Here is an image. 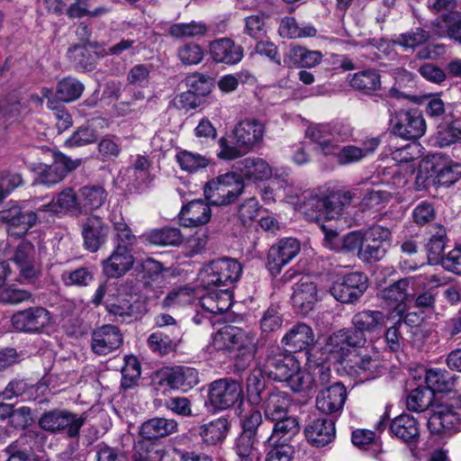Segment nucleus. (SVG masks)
<instances>
[{"instance_id": "4c0bfd02", "label": "nucleus", "mask_w": 461, "mask_h": 461, "mask_svg": "<svg viewBox=\"0 0 461 461\" xmlns=\"http://www.w3.org/2000/svg\"><path fill=\"white\" fill-rule=\"evenodd\" d=\"M385 316L383 312L366 310L353 315L352 326L361 333H372L380 329L384 322Z\"/></svg>"}, {"instance_id": "72a5a7b5", "label": "nucleus", "mask_w": 461, "mask_h": 461, "mask_svg": "<svg viewBox=\"0 0 461 461\" xmlns=\"http://www.w3.org/2000/svg\"><path fill=\"white\" fill-rule=\"evenodd\" d=\"M379 145L380 140L378 138H370L362 143V147L355 145L344 146L337 153L338 162L340 165L357 163L364 158L372 155Z\"/></svg>"}, {"instance_id": "4be33fe9", "label": "nucleus", "mask_w": 461, "mask_h": 461, "mask_svg": "<svg viewBox=\"0 0 461 461\" xmlns=\"http://www.w3.org/2000/svg\"><path fill=\"white\" fill-rule=\"evenodd\" d=\"M178 430V423L175 419L154 417L142 422L139 434L147 442L167 438Z\"/></svg>"}, {"instance_id": "20e7f679", "label": "nucleus", "mask_w": 461, "mask_h": 461, "mask_svg": "<svg viewBox=\"0 0 461 461\" xmlns=\"http://www.w3.org/2000/svg\"><path fill=\"white\" fill-rule=\"evenodd\" d=\"M244 183L235 172H228L206 183L203 193L213 205L233 203L243 192Z\"/></svg>"}, {"instance_id": "c9c22d12", "label": "nucleus", "mask_w": 461, "mask_h": 461, "mask_svg": "<svg viewBox=\"0 0 461 461\" xmlns=\"http://www.w3.org/2000/svg\"><path fill=\"white\" fill-rule=\"evenodd\" d=\"M409 281L408 279H401L393 285L384 288L378 294V296L389 307L402 312L404 310V302L408 296Z\"/></svg>"}, {"instance_id": "2eb2a0df", "label": "nucleus", "mask_w": 461, "mask_h": 461, "mask_svg": "<svg viewBox=\"0 0 461 461\" xmlns=\"http://www.w3.org/2000/svg\"><path fill=\"white\" fill-rule=\"evenodd\" d=\"M347 389L340 382L320 390L316 396V408L322 413L339 415L347 400Z\"/></svg>"}, {"instance_id": "473e14b6", "label": "nucleus", "mask_w": 461, "mask_h": 461, "mask_svg": "<svg viewBox=\"0 0 461 461\" xmlns=\"http://www.w3.org/2000/svg\"><path fill=\"white\" fill-rule=\"evenodd\" d=\"M282 343L294 351H302L314 345L315 337L309 325L300 322L285 334Z\"/></svg>"}, {"instance_id": "c85d7f7f", "label": "nucleus", "mask_w": 461, "mask_h": 461, "mask_svg": "<svg viewBox=\"0 0 461 461\" xmlns=\"http://www.w3.org/2000/svg\"><path fill=\"white\" fill-rule=\"evenodd\" d=\"M134 261L131 251L113 249L110 257L102 262L103 272L108 278L121 277L131 269Z\"/></svg>"}, {"instance_id": "6e6d98bb", "label": "nucleus", "mask_w": 461, "mask_h": 461, "mask_svg": "<svg viewBox=\"0 0 461 461\" xmlns=\"http://www.w3.org/2000/svg\"><path fill=\"white\" fill-rule=\"evenodd\" d=\"M433 32L438 38L447 37L461 45V19L446 17L434 24Z\"/></svg>"}, {"instance_id": "e2e57ef3", "label": "nucleus", "mask_w": 461, "mask_h": 461, "mask_svg": "<svg viewBox=\"0 0 461 461\" xmlns=\"http://www.w3.org/2000/svg\"><path fill=\"white\" fill-rule=\"evenodd\" d=\"M288 387L295 393H302L310 390L313 384V376L306 370L301 368L297 363V370L291 374V376L285 381Z\"/></svg>"}, {"instance_id": "4468645a", "label": "nucleus", "mask_w": 461, "mask_h": 461, "mask_svg": "<svg viewBox=\"0 0 461 461\" xmlns=\"http://www.w3.org/2000/svg\"><path fill=\"white\" fill-rule=\"evenodd\" d=\"M301 247L297 240L287 238L273 245L267 253V267L271 276H276L281 273L283 267L288 264L300 251Z\"/></svg>"}, {"instance_id": "5fc2aeb1", "label": "nucleus", "mask_w": 461, "mask_h": 461, "mask_svg": "<svg viewBox=\"0 0 461 461\" xmlns=\"http://www.w3.org/2000/svg\"><path fill=\"white\" fill-rule=\"evenodd\" d=\"M350 86L365 93H371L381 87L380 75L374 69L357 72L351 78Z\"/></svg>"}, {"instance_id": "ddd939ff", "label": "nucleus", "mask_w": 461, "mask_h": 461, "mask_svg": "<svg viewBox=\"0 0 461 461\" xmlns=\"http://www.w3.org/2000/svg\"><path fill=\"white\" fill-rule=\"evenodd\" d=\"M82 163L81 158L71 159L62 153H53V163L45 165L37 177L39 184L46 186L54 185L64 179L66 175L77 168Z\"/></svg>"}, {"instance_id": "09e8293b", "label": "nucleus", "mask_w": 461, "mask_h": 461, "mask_svg": "<svg viewBox=\"0 0 461 461\" xmlns=\"http://www.w3.org/2000/svg\"><path fill=\"white\" fill-rule=\"evenodd\" d=\"M107 193L99 185H86L79 189L80 208L95 210L105 202Z\"/></svg>"}, {"instance_id": "774afa93", "label": "nucleus", "mask_w": 461, "mask_h": 461, "mask_svg": "<svg viewBox=\"0 0 461 461\" xmlns=\"http://www.w3.org/2000/svg\"><path fill=\"white\" fill-rule=\"evenodd\" d=\"M61 280L67 286H86L93 280V274L86 267H79L72 271H64Z\"/></svg>"}, {"instance_id": "4d7b16f0", "label": "nucleus", "mask_w": 461, "mask_h": 461, "mask_svg": "<svg viewBox=\"0 0 461 461\" xmlns=\"http://www.w3.org/2000/svg\"><path fill=\"white\" fill-rule=\"evenodd\" d=\"M147 240L157 246H176L182 242L183 237L178 229L164 228L151 230Z\"/></svg>"}, {"instance_id": "de8ad7c7", "label": "nucleus", "mask_w": 461, "mask_h": 461, "mask_svg": "<svg viewBox=\"0 0 461 461\" xmlns=\"http://www.w3.org/2000/svg\"><path fill=\"white\" fill-rule=\"evenodd\" d=\"M180 334L179 327H176L172 330L171 336L162 331L153 332L148 338V346L153 352L166 355L173 348L175 340L178 339Z\"/></svg>"}, {"instance_id": "b1692460", "label": "nucleus", "mask_w": 461, "mask_h": 461, "mask_svg": "<svg viewBox=\"0 0 461 461\" xmlns=\"http://www.w3.org/2000/svg\"><path fill=\"white\" fill-rule=\"evenodd\" d=\"M304 434L312 446L324 447L335 438V422L330 418H318L306 426Z\"/></svg>"}, {"instance_id": "393cba45", "label": "nucleus", "mask_w": 461, "mask_h": 461, "mask_svg": "<svg viewBox=\"0 0 461 461\" xmlns=\"http://www.w3.org/2000/svg\"><path fill=\"white\" fill-rule=\"evenodd\" d=\"M13 261L17 265L21 276L25 280L30 281L39 276L35 249L31 242L23 240L16 247Z\"/></svg>"}, {"instance_id": "680f3d73", "label": "nucleus", "mask_w": 461, "mask_h": 461, "mask_svg": "<svg viewBox=\"0 0 461 461\" xmlns=\"http://www.w3.org/2000/svg\"><path fill=\"white\" fill-rule=\"evenodd\" d=\"M433 394L427 388H416L407 397L408 410L416 412L426 411L431 404Z\"/></svg>"}, {"instance_id": "39448f33", "label": "nucleus", "mask_w": 461, "mask_h": 461, "mask_svg": "<svg viewBox=\"0 0 461 461\" xmlns=\"http://www.w3.org/2000/svg\"><path fill=\"white\" fill-rule=\"evenodd\" d=\"M392 132L405 140H418L426 132V122L417 108L402 109L391 115Z\"/></svg>"}, {"instance_id": "864d4df0", "label": "nucleus", "mask_w": 461, "mask_h": 461, "mask_svg": "<svg viewBox=\"0 0 461 461\" xmlns=\"http://www.w3.org/2000/svg\"><path fill=\"white\" fill-rule=\"evenodd\" d=\"M113 224L114 249L132 252L133 247L137 244V237L132 233L130 226L122 219L119 221H113Z\"/></svg>"}, {"instance_id": "ea45409f", "label": "nucleus", "mask_w": 461, "mask_h": 461, "mask_svg": "<svg viewBox=\"0 0 461 461\" xmlns=\"http://www.w3.org/2000/svg\"><path fill=\"white\" fill-rule=\"evenodd\" d=\"M198 382L194 370L189 367L176 366L163 373L161 384L170 388L179 389L185 386H192Z\"/></svg>"}, {"instance_id": "13d9d810", "label": "nucleus", "mask_w": 461, "mask_h": 461, "mask_svg": "<svg viewBox=\"0 0 461 461\" xmlns=\"http://www.w3.org/2000/svg\"><path fill=\"white\" fill-rule=\"evenodd\" d=\"M176 56L184 66H194L203 61L204 50L197 43L185 42L177 48Z\"/></svg>"}, {"instance_id": "1a4fd4ad", "label": "nucleus", "mask_w": 461, "mask_h": 461, "mask_svg": "<svg viewBox=\"0 0 461 461\" xmlns=\"http://www.w3.org/2000/svg\"><path fill=\"white\" fill-rule=\"evenodd\" d=\"M42 211L39 207L34 211H23L14 202L10 201L0 211V222L7 225L8 231L12 235L24 234L36 221H42Z\"/></svg>"}, {"instance_id": "6ab92c4d", "label": "nucleus", "mask_w": 461, "mask_h": 461, "mask_svg": "<svg viewBox=\"0 0 461 461\" xmlns=\"http://www.w3.org/2000/svg\"><path fill=\"white\" fill-rule=\"evenodd\" d=\"M428 428L432 434L454 433L461 428L460 415L449 405H440L428 420Z\"/></svg>"}, {"instance_id": "f257e3e1", "label": "nucleus", "mask_w": 461, "mask_h": 461, "mask_svg": "<svg viewBox=\"0 0 461 461\" xmlns=\"http://www.w3.org/2000/svg\"><path fill=\"white\" fill-rule=\"evenodd\" d=\"M357 190L343 193L331 192L326 195L310 194L303 202L302 210L310 221L321 222L340 214L345 202L359 199Z\"/></svg>"}, {"instance_id": "f704fd0d", "label": "nucleus", "mask_w": 461, "mask_h": 461, "mask_svg": "<svg viewBox=\"0 0 461 461\" xmlns=\"http://www.w3.org/2000/svg\"><path fill=\"white\" fill-rule=\"evenodd\" d=\"M230 426V421L227 418L220 417L200 426L199 435L204 444L216 446L226 438Z\"/></svg>"}, {"instance_id": "a19ab883", "label": "nucleus", "mask_w": 461, "mask_h": 461, "mask_svg": "<svg viewBox=\"0 0 461 461\" xmlns=\"http://www.w3.org/2000/svg\"><path fill=\"white\" fill-rule=\"evenodd\" d=\"M455 381V376L445 369L431 368L425 375L427 389L432 394L450 392L454 388Z\"/></svg>"}, {"instance_id": "2f4dec72", "label": "nucleus", "mask_w": 461, "mask_h": 461, "mask_svg": "<svg viewBox=\"0 0 461 461\" xmlns=\"http://www.w3.org/2000/svg\"><path fill=\"white\" fill-rule=\"evenodd\" d=\"M330 123H317L309 126L305 136L316 145V149L328 156L335 154L339 145L334 142Z\"/></svg>"}, {"instance_id": "338daca9", "label": "nucleus", "mask_w": 461, "mask_h": 461, "mask_svg": "<svg viewBox=\"0 0 461 461\" xmlns=\"http://www.w3.org/2000/svg\"><path fill=\"white\" fill-rule=\"evenodd\" d=\"M430 34L429 32L417 28L407 33L401 34L395 42L404 49L414 50L416 47L421 46L429 40Z\"/></svg>"}, {"instance_id": "7ed1b4c3", "label": "nucleus", "mask_w": 461, "mask_h": 461, "mask_svg": "<svg viewBox=\"0 0 461 461\" xmlns=\"http://www.w3.org/2000/svg\"><path fill=\"white\" fill-rule=\"evenodd\" d=\"M242 273L241 265L233 258H221L210 261L200 270L198 278L205 289L229 286L237 282Z\"/></svg>"}, {"instance_id": "7c9ffc66", "label": "nucleus", "mask_w": 461, "mask_h": 461, "mask_svg": "<svg viewBox=\"0 0 461 461\" xmlns=\"http://www.w3.org/2000/svg\"><path fill=\"white\" fill-rule=\"evenodd\" d=\"M390 432L403 442L416 444L420 437L419 422L410 414H401L391 421Z\"/></svg>"}, {"instance_id": "79ce46f5", "label": "nucleus", "mask_w": 461, "mask_h": 461, "mask_svg": "<svg viewBox=\"0 0 461 461\" xmlns=\"http://www.w3.org/2000/svg\"><path fill=\"white\" fill-rule=\"evenodd\" d=\"M176 161L183 171L189 174L197 173L210 164V159L206 156L186 149L176 152Z\"/></svg>"}, {"instance_id": "58836bf2", "label": "nucleus", "mask_w": 461, "mask_h": 461, "mask_svg": "<svg viewBox=\"0 0 461 461\" xmlns=\"http://www.w3.org/2000/svg\"><path fill=\"white\" fill-rule=\"evenodd\" d=\"M428 242L426 249L428 252V258L429 261L438 262L442 260V254L445 249L447 240V231L443 225L433 224L428 228Z\"/></svg>"}, {"instance_id": "9b49d317", "label": "nucleus", "mask_w": 461, "mask_h": 461, "mask_svg": "<svg viewBox=\"0 0 461 461\" xmlns=\"http://www.w3.org/2000/svg\"><path fill=\"white\" fill-rule=\"evenodd\" d=\"M297 359L279 348H270L263 363L264 374L270 379L285 382L297 370Z\"/></svg>"}, {"instance_id": "a18cd8bd", "label": "nucleus", "mask_w": 461, "mask_h": 461, "mask_svg": "<svg viewBox=\"0 0 461 461\" xmlns=\"http://www.w3.org/2000/svg\"><path fill=\"white\" fill-rule=\"evenodd\" d=\"M258 439L253 437L239 435L235 440L236 461H260L261 453L257 447Z\"/></svg>"}, {"instance_id": "6e6552de", "label": "nucleus", "mask_w": 461, "mask_h": 461, "mask_svg": "<svg viewBox=\"0 0 461 461\" xmlns=\"http://www.w3.org/2000/svg\"><path fill=\"white\" fill-rule=\"evenodd\" d=\"M258 344L256 334L236 326H226L218 330L212 339V346L217 350L236 352L251 348Z\"/></svg>"}, {"instance_id": "5701e85b", "label": "nucleus", "mask_w": 461, "mask_h": 461, "mask_svg": "<svg viewBox=\"0 0 461 461\" xmlns=\"http://www.w3.org/2000/svg\"><path fill=\"white\" fill-rule=\"evenodd\" d=\"M237 171L240 172V177L243 179L258 183L269 179L272 176V167L263 158L258 157H248L235 165Z\"/></svg>"}, {"instance_id": "cd10ccee", "label": "nucleus", "mask_w": 461, "mask_h": 461, "mask_svg": "<svg viewBox=\"0 0 461 461\" xmlns=\"http://www.w3.org/2000/svg\"><path fill=\"white\" fill-rule=\"evenodd\" d=\"M212 217V210L202 199L194 200L182 207L179 219L185 227H199L206 224Z\"/></svg>"}, {"instance_id": "f3484780", "label": "nucleus", "mask_w": 461, "mask_h": 461, "mask_svg": "<svg viewBox=\"0 0 461 461\" xmlns=\"http://www.w3.org/2000/svg\"><path fill=\"white\" fill-rule=\"evenodd\" d=\"M349 361L352 363V367L355 368L356 373L364 375L367 380L380 375L383 370L380 354L372 346H367L358 353L353 354Z\"/></svg>"}, {"instance_id": "bf43d9fd", "label": "nucleus", "mask_w": 461, "mask_h": 461, "mask_svg": "<svg viewBox=\"0 0 461 461\" xmlns=\"http://www.w3.org/2000/svg\"><path fill=\"white\" fill-rule=\"evenodd\" d=\"M262 369H254L250 372L247 378V389L249 401L252 403H258L263 400L265 391V378Z\"/></svg>"}, {"instance_id": "a878e982", "label": "nucleus", "mask_w": 461, "mask_h": 461, "mask_svg": "<svg viewBox=\"0 0 461 461\" xmlns=\"http://www.w3.org/2000/svg\"><path fill=\"white\" fill-rule=\"evenodd\" d=\"M318 301V289L309 277L302 278L296 285L292 295L293 305L302 314L312 310Z\"/></svg>"}, {"instance_id": "0eeeda50", "label": "nucleus", "mask_w": 461, "mask_h": 461, "mask_svg": "<svg viewBox=\"0 0 461 461\" xmlns=\"http://www.w3.org/2000/svg\"><path fill=\"white\" fill-rule=\"evenodd\" d=\"M11 322L17 331L40 334L45 332L51 326L52 315L44 307L32 306L14 313Z\"/></svg>"}, {"instance_id": "f8f14e48", "label": "nucleus", "mask_w": 461, "mask_h": 461, "mask_svg": "<svg viewBox=\"0 0 461 461\" xmlns=\"http://www.w3.org/2000/svg\"><path fill=\"white\" fill-rule=\"evenodd\" d=\"M84 422V418L62 410L44 412L39 420V425L44 430L55 432L67 429L69 438H75L79 434Z\"/></svg>"}, {"instance_id": "aec40b11", "label": "nucleus", "mask_w": 461, "mask_h": 461, "mask_svg": "<svg viewBox=\"0 0 461 461\" xmlns=\"http://www.w3.org/2000/svg\"><path fill=\"white\" fill-rule=\"evenodd\" d=\"M42 211V221H49L48 216L53 217L62 212H72L80 210L79 191L71 187L65 188L48 203L39 207Z\"/></svg>"}, {"instance_id": "3c124183", "label": "nucleus", "mask_w": 461, "mask_h": 461, "mask_svg": "<svg viewBox=\"0 0 461 461\" xmlns=\"http://www.w3.org/2000/svg\"><path fill=\"white\" fill-rule=\"evenodd\" d=\"M207 32L204 23L195 21L174 23L168 28V34L175 39L203 37Z\"/></svg>"}, {"instance_id": "052dcab7", "label": "nucleus", "mask_w": 461, "mask_h": 461, "mask_svg": "<svg viewBox=\"0 0 461 461\" xmlns=\"http://www.w3.org/2000/svg\"><path fill=\"white\" fill-rule=\"evenodd\" d=\"M163 453L153 443L139 440L134 444L131 461H160Z\"/></svg>"}, {"instance_id": "423d86ee", "label": "nucleus", "mask_w": 461, "mask_h": 461, "mask_svg": "<svg viewBox=\"0 0 461 461\" xmlns=\"http://www.w3.org/2000/svg\"><path fill=\"white\" fill-rule=\"evenodd\" d=\"M207 398L213 411H225L242 401V387L232 378H220L209 384Z\"/></svg>"}, {"instance_id": "412c9836", "label": "nucleus", "mask_w": 461, "mask_h": 461, "mask_svg": "<svg viewBox=\"0 0 461 461\" xmlns=\"http://www.w3.org/2000/svg\"><path fill=\"white\" fill-rule=\"evenodd\" d=\"M209 53L216 63L229 66L240 63L244 57L243 48L230 38H221L210 42Z\"/></svg>"}, {"instance_id": "9d476101", "label": "nucleus", "mask_w": 461, "mask_h": 461, "mask_svg": "<svg viewBox=\"0 0 461 461\" xmlns=\"http://www.w3.org/2000/svg\"><path fill=\"white\" fill-rule=\"evenodd\" d=\"M367 276L360 272H352L333 283L330 294L342 303H354L366 291Z\"/></svg>"}, {"instance_id": "8fccbe9b", "label": "nucleus", "mask_w": 461, "mask_h": 461, "mask_svg": "<svg viewBox=\"0 0 461 461\" xmlns=\"http://www.w3.org/2000/svg\"><path fill=\"white\" fill-rule=\"evenodd\" d=\"M325 348L329 355L339 363H342L346 359L350 360L353 355L340 330L329 337Z\"/></svg>"}, {"instance_id": "a211bd4d", "label": "nucleus", "mask_w": 461, "mask_h": 461, "mask_svg": "<svg viewBox=\"0 0 461 461\" xmlns=\"http://www.w3.org/2000/svg\"><path fill=\"white\" fill-rule=\"evenodd\" d=\"M84 247L90 252H95L104 244L109 234V226L97 215H90L82 222Z\"/></svg>"}, {"instance_id": "bb28decb", "label": "nucleus", "mask_w": 461, "mask_h": 461, "mask_svg": "<svg viewBox=\"0 0 461 461\" xmlns=\"http://www.w3.org/2000/svg\"><path fill=\"white\" fill-rule=\"evenodd\" d=\"M262 409L267 420H278L289 413L291 400L285 392L273 390L267 392L262 400Z\"/></svg>"}, {"instance_id": "49530a36", "label": "nucleus", "mask_w": 461, "mask_h": 461, "mask_svg": "<svg viewBox=\"0 0 461 461\" xmlns=\"http://www.w3.org/2000/svg\"><path fill=\"white\" fill-rule=\"evenodd\" d=\"M84 85L77 78L67 77L57 84V97L64 103H70L77 100L83 94Z\"/></svg>"}, {"instance_id": "c756f323", "label": "nucleus", "mask_w": 461, "mask_h": 461, "mask_svg": "<svg viewBox=\"0 0 461 461\" xmlns=\"http://www.w3.org/2000/svg\"><path fill=\"white\" fill-rule=\"evenodd\" d=\"M430 170L435 176L434 182L440 185H451L461 178V165L439 156H433Z\"/></svg>"}, {"instance_id": "603ef678", "label": "nucleus", "mask_w": 461, "mask_h": 461, "mask_svg": "<svg viewBox=\"0 0 461 461\" xmlns=\"http://www.w3.org/2000/svg\"><path fill=\"white\" fill-rule=\"evenodd\" d=\"M272 422H274V426L272 428V433L267 438L268 441H271L275 438L277 439H289L295 436L300 430L297 419L289 413L285 415V417H281L280 420H273Z\"/></svg>"}, {"instance_id": "f03ea898", "label": "nucleus", "mask_w": 461, "mask_h": 461, "mask_svg": "<svg viewBox=\"0 0 461 461\" xmlns=\"http://www.w3.org/2000/svg\"><path fill=\"white\" fill-rule=\"evenodd\" d=\"M265 126L257 120H243L239 122L233 131L237 146H230L225 138H221V148L218 157L223 159H234L252 150L264 138Z\"/></svg>"}, {"instance_id": "c03bdc74", "label": "nucleus", "mask_w": 461, "mask_h": 461, "mask_svg": "<svg viewBox=\"0 0 461 461\" xmlns=\"http://www.w3.org/2000/svg\"><path fill=\"white\" fill-rule=\"evenodd\" d=\"M278 33L282 38L298 39L314 37L317 30L310 24L299 26L294 17H285L280 22Z\"/></svg>"}, {"instance_id": "dca6fc26", "label": "nucleus", "mask_w": 461, "mask_h": 461, "mask_svg": "<svg viewBox=\"0 0 461 461\" xmlns=\"http://www.w3.org/2000/svg\"><path fill=\"white\" fill-rule=\"evenodd\" d=\"M122 341L119 328L106 324L93 330L91 348L96 355L105 356L119 348Z\"/></svg>"}, {"instance_id": "e433bc0d", "label": "nucleus", "mask_w": 461, "mask_h": 461, "mask_svg": "<svg viewBox=\"0 0 461 461\" xmlns=\"http://www.w3.org/2000/svg\"><path fill=\"white\" fill-rule=\"evenodd\" d=\"M455 113L461 115V103L454 104L451 113L454 120L438 131L437 142L440 147H448L461 140V119Z\"/></svg>"}, {"instance_id": "69168bd1", "label": "nucleus", "mask_w": 461, "mask_h": 461, "mask_svg": "<svg viewBox=\"0 0 461 461\" xmlns=\"http://www.w3.org/2000/svg\"><path fill=\"white\" fill-rule=\"evenodd\" d=\"M242 431L240 435L257 438L258 429L263 424V418L260 411L251 409L240 418Z\"/></svg>"}, {"instance_id": "37998d69", "label": "nucleus", "mask_w": 461, "mask_h": 461, "mask_svg": "<svg viewBox=\"0 0 461 461\" xmlns=\"http://www.w3.org/2000/svg\"><path fill=\"white\" fill-rule=\"evenodd\" d=\"M288 57L293 65L298 68H312L321 62L323 55L319 50H310L302 46H294L290 49Z\"/></svg>"}, {"instance_id": "0e129e2a", "label": "nucleus", "mask_w": 461, "mask_h": 461, "mask_svg": "<svg viewBox=\"0 0 461 461\" xmlns=\"http://www.w3.org/2000/svg\"><path fill=\"white\" fill-rule=\"evenodd\" d=\"M283 324V315L278 305H270L263 313L260 320V329L264 333L279 330Z\"/></svg>"}]
</instances>
